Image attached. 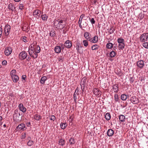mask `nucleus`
Segmentation results:
<instances>
[{"instance_id":"13","label":"nucleus","mask_w":148,"mask_h":148,"mask_svg":"<svg viewBox=\"0 0 148 148\" xmlns=\"http://www.w3.org/2000/svg\"><path fill=\"white\" fill-rule=\"evenodd\" d=\"M84 36L87 40L89 41V40L91 39V35L88 32H86L84 33Z\"/></svg>"},{"instance_id":"25","label":"nucleus","mask_w":148,"mask_h":148,"mask_svg":"<svg viewBox=\"0 0 148 148\" xmlns=\"http://www.w3.org/2000/svg\"><path fill=\"white\" fill-rule=\"evenodd\" d=\"M115 72L116 74L119 76H121L122 75L121 70L119 68H117L115 69Z\"/></svg>"},{"instance_id":"34","label":"nucleus","mask_w":148,"mask_h":148,"mask_svg":"<svg viewBox=\"0 0 148 148\" xmlns=\"http://www.w3.org/2000/svg\"><path fill=\"white\" fill-rule=\"evenodd\" d=\"M125 43L122 44H119L118 45V47L119 49H120L121 50H123L125 48Z\"/></svg>"},{"instance_id":"61","label":"nucleus","mask_w":148,"mask_h":148,"mask_svg":"<svg viewBox=\"0 0 148 148\" xmlns=\"http://www.w3.org/2000/svg\"><path fill=\"white\" fill-rule=\"evenodd\" d=\"M81 23H81V22H80V21H79L78 24H79V26L80 28H82V26L81 25Z\"/></svg>"},{"instance_id":"26","label":"nucleus","mask_w":148,"mask_h":148,"mask_svg":"<svg viewBox=\"0 0 148 148\" xmlns=\"http://www.w3.org/2000/svg\"><path fill=\"white\" fill-rule=\"evenodd\" d=\"M47 79V77L45 76H44L42 77L40 80V83L43 84H45V81Z\"/></svg>"},{"instance_id":"19","label":"nucleus","mask_w":148,"mask_h":148,"mask_svg":"<svg viewBox=\"0 0 148 148\" xmlns=\"http://www.w3.org/2000/svg\"><path fill=\"white\" fill-rule=\"evenodd\" d=\"M39 12H41V11L40 10L38 9H36L34 10L33 12V16L35 17L36 18L37 16H38V15L39 14Z\"/></svg>"},{"instance_id":"3","label":"nucleus","mask_w":148,"mask_h":148,"mask_svg":"<svg viewBox=\"0 0 148 148\" xmlns=\"http://www.w3.org/2000/svg\"><path fill=\"white\" fill-rule=\"evenodd\" d=\"M140 40L141 42H145L148 40V33L143 34L140 37Z\"/></svg>"},{"instance_id":"4","label":"nucleus","mask_w":148,"mask_h":148,"mask_svg":"<svg viewBox=\"0 0 148 148\" xmlns=\"http://www.w3.org/2000/svg\"><path fill=\"white\" fill-rule=\"evenodd\" d=\"M27 55L25 51L21 52L19 54V58L21 60H23L27 58Z\"/></svg>"},{"instance_id":"9","label":"nucleus","mask_w":148,"mask_h":148,"mask_svg":"<svg viewBox=\"0 0 148 148\" xmlns=\"http://www.w3.org/2000/svg\"><path fill=\"white\" fill-rule=\"evenodd\" d=\"M12 50V49L11 47L6 48L4 52L5 54L7 56L10 55L11 54Z\"/></svg>"},{"instance_id":"28","label":"nucleus","mask_w":148,"mask_h":148,"mask_svg":"<svg viewBox=\"0 0 148 148\" xmlns=\"http://www.w3.org/2000/svg\"><path fill=\"white\" fill-rule=\"evenodd\" d=\"M67 125V123H61L60 126L62 129H64L66 127Z\"/></svg>"},{"instance_id":"27","label":"nucleus","mask_w":148,"mask_h":148,"mask_svg":"<svg viewBox=\"0 0 148 148\" xmlns=\"http://www.w3.org/2000/svg\"><path fill=\"white\" fill-rule=\"evenodd\" d=\"M105 117L107 121L111 119V115L109 113H107L105 115Z\"/></svg>"},{"instance_id":"15","label":"nucleus","mask_w":148,"mask_h":148,"mask_svg":"<svg viewBox=\"0 0 148 148\" xmlns=\"http://www.w3.org/2000/svg\"><path fill=\"white\" fill-rule=\"evenodd\" d=\"M89 41L94 43L97 42L98 41V36H95L94 37L91 38L89 40Z\"/></svg>"},{"instance_id":"5","label":"nucleus","mask_w":148,"mask_h":148,"mask_svg":"<svg viewBox=\"0 0 148 148\" xmlns=\"http://www.w3.org/2000/svg\"><path fill=\"white\" fill-rule=\"evenodd\" d=\"M27 129V127L25 126L24 123H21L19 125L16 127V130L17 131H23Z\"/></svg>"},{"instance_id":"31","label":"nucleus","mask_w":148,"mask_h":148,"mask_svg":"<svg viewBox=\"0 0 148 148\" xmlns=\"http://www.w3.org/2000/svg\"><path fill=\"white\" fill-rule=\"evenodd\" d=\"M99 47V46L98 45L95 44L94 45H93L91 47V49L92 50H97Z\"/></svg>"},{"instance_id":"49","label":"nucleus","mask_w":148,"mask_h":148,"mask_svg":"<svg viewBox=\"0 0 148 148\" xmlns=\"http://www.w3.org/2000/svg\"><path fill=\"white\" fill-rule=\"evenodd\" d=\"M84 16H85L84 14H83L80 16L79 21H80V22H81V23H82V20Z\"/></svg>"},{"instance_id":"60","label":"nucleus","mask_w":148,"mask_h":148,"mask_svg":"<svg viewBox=\"0 0 148 148\" xmlns=\"http://www.w3.org/2000/svg\"><path fill=\"white\" fill-rule=\"evenodd\" d=\"M22 30L24 31H25L26 32H27L28 31H27V29L25 28L24 27H22Z\"/></svg>"},{"instance_id":"32","label":"nucleus","mask_w":148,"mask_h":148,"mask_svg":"<svg viewBox=\"0 0 148 148\" xmlns=\"http://www.w3.org/2000/svg\"><path fill=\"white\" fill-rule=\"evenodd\" d=\"M64 144L65 141L64 139H61L59 140V144L60 145L63 146L64 145Z\"/></svg>"},{"instance_id":"55","label":"nucleus","mask_w":148,"mask_h":148,"mask_svg":"<svg viewBox=\"0 0 148 148\" xmlns=\"http://www.w3.org/2000/svg\"><path fill=\"white\" fill-rule=\"evenodd\" d=\"M22 138H24L26 137V133L25 132L24 134L23 133L21 136Z\"/></svg>"},{"instance_id":"17","label":"nucleus","mask_w":148,"mask_h":148,"mask_svg":"<svg viewBox=\"0 0 148 148\" xmlns=\"http://www.w3.org/2000/svg\"><path fill=\"white\" fill-rule=\"evenodd\" d=\"M114 134V131L112 129H109L107 132V134L109 137L112 136Z\"/></svg>"},{"instance_id":"29","label":"nucleus","mask_w":148,"mask_h":148,"mask_svg":"<svg viewBox=\"0 0 148 148\" xmlns=\"http://www.w3.org/2000/svg\"><path fill=\"white\" fill-rule=\"evenodd\" d=\"M69 142L71 145H73L75 143V140L74 138L72 137L69 140Z\"/></svg>"},{"instance_id":"37","label":"nucleus","mask_w":148,"mask_h":148,"mask_svg":"<svg viewBox=\"0 0 148 148\" xmlns=\"http://www.w3.org/2000/svg\"><path fill=\"white\" fill-rule=\"evenodd\" d=\"M113 44L111 42H109L107 44L106 47L108 49H110L113 47Z\"/></svg>"},{"instance_id":"1","label":"nucleus","mask_w":148,"mask_h":148,"mask_svg":"<svg viewBox=\"0 0 148 148\" xmlns=\"http://www.w3.org/2000/svg\"><path fill=\"white\" fill-rule=\"evenodd\" d=\"M38 48H39V49L38 50V51H36V50H34V48L29 49V54L30 56L34 59L37 58L38 56L37 53H40V48L39 46H38Z\"/></svg>"},{"instance_id":"56","label":"nucleus","mask_w":148,"mask_h":148,"mask_svg":"<svg viewBox=\"0 0 148 148\" xmlns=\"http://www.w3.org/2000/svg\"><path fill=\"white\" fill-rule=\"evenodd\" d=\"M67 31V30H66V27L64 29H63V33L64 34H66Z\"/></svg>"},{"instance_id":"64","label":"nucleus","mask_w":148,"mask_h":148,"mask_svg":"<svg viewBox=\"0 0 148 148\" xmlns=\"http://www.w3.org/2000/svg\"><path fill=\"white\" fill-rule=\"evenodd\" d=\"M31 125V123L30 122H27L26 123V125L27 127H29Z\"/></svg>"},{"instance_id":"54","label":"nucleus","mask_w":148,"mask_h":148,"mask_svg":"<svg viewBox=\"0 0 148 148\" xmlns=\"http://www.w3.org/2000/svg\"><path fill=\"white\" fill-rule=\"evenodd\" d=\"M31 57L30 56H28L27 57V58H26V60L27 61H29L30 60H31Z\"/></svg>"},{"instance_id":"39","label":"nucleus","mask_w":148,"mask_h":148,"mask_svg":"<svg viewBox=\"0 0 148 148\" xmlns=\"http://www.w3.org/2000/svg\"><path fill=\"white\" fill-rule=\"evenodd\" d=\"M116 53L115 51H112L110 53V56L111 58H113L115 56Z\"/></svg>"},{"instance_id":"50","label":"nucleus","mask_w":148,"mask_h":148,"mask_svg":"<svg viewBox=\"0 0 148 148\" xmlns=\"http://www.w3.org/2000/svg\"><path fill=\"white\" fill-rule=\"evenodd\" d=\"M139 16L140 17V19H141L144 17V15L142 13H141L139 14Z\"/></svg>"},{"instance_id":"48","label":"nucleus","mask_w":148,"mask_h":148,"mask_svg":"<svg viewBox=\"0 0 148 148\" xmlns=\"http://www.w3.org/2000/svg\"><path fill=\"white\" fill-rule=\"evenodd\" d=\"M19 8L21 10H22L24 8V6L23 4L20 3Z\"/></svg>"},{"instance_id":"7","label":"nucleus","mask_w":148,"mask_h":148,"mask_svg":"<svg viewBox=\"0 0 148 148\" xmlns=\"http://www.w3.org/2000/svg\"><path fill=\"white\" fill-rule=\"evenodd\" d=\"M86 78L84 77L82 79L80 86L81 87V89L82 92H84V88L85 86L86 82Z\"/></svg>"},{"instance_id":"20","label":"nucleus","mask_w":148,"mask_h":148,"mask_svg":"<svg viewBox=\"0 0 148 148\" xmlns=\"http://www.w3.org/2000/svg\"><path fill=\"white\" fill-rule=\"evenodd\" d=\"M120 121L122 122H124L125 120V117L123 115L121 114L119 116Z\"/></svg>"},{"instance_id":"35","label":"nucleus","mask_w":148,"mask_h":148,"mask_svg":"<svg viewBox=\"0 0 148 148\" xmlns=\"http://www.w3.org/2000/svg\"><path fill=\"white\" fill-rule=\"evenodd\" d=\"M56 35V32L54 30H51L50 32L49 35L50 36L54 37Z\"/></svg>"},{"instance_id":"12","label":"nucleus","mask_w":148,"mask_h":148,"mask_svg":"<svg viewBox=\"0 0 148 148\" xmlns=\"http://www.w3.org/2000/svg\"><path fill=\"white\" fill-rule=\"evenodd\" d=\"M144 61L142 60H140L137 62V66L140 69H142L144 66Z\"/></svg>"},{"instance_id":"47","label":"nucleus","mask_w":148,"mask_h":148,"mask_svg":"<svg viewBox=\"0 0 148 148\" xmlns=\"http://www.w3.org/2000/svg\"><path fill=\"white\" fill-rule=\"evenodd\" d=\"M64 58L62 56H59L58 58V60L59 61L63 62L64 61Z\"/></svg>"},{"instance_id":"53","label":"nucleus","mask_w":148,"mask_h":148,"mask_svg":"<svg viewBox=\"0 0 148 148\" xmlns=\"http://www.w3.org/2000/svg\"><path fill=\"white\" fill-rule=\"evenodd\" d=\"M56 117L54 115H52L51 117V118L50 119V120L54 121Z\"/></svg>"},{"instance_id":"62","label":"nucleus","mask_w":148,"mask_h":148,"mask_svg":"<svg viewBox=\"0 0 148 148\" xmlns=\"http://www.w3.org/2000/svg\"><path fill=\"white\" fill-rule=\"evenodd\" d=\"M73 120V118H72V116H70L69 117V122H72V121Z\"/></svg>"},{"instance_id":"30","label":"nucleus","mask_w":148,"mask_h":148,"mask_svg":"<svg viewBox=\"0 0 148 148\" xmlns=\"http://www.w3.org/2000/svg\"><path fill=\"white\" fill-rule=\"evenodd\" d=\"M117 41L119 44H122L125 43L124 40L121 37L117 39Z\"/></svg>"},{"instance_id":"59","label":"nucleus","mask_w":148,"mask_h":148,"mask_svg":"<svg viewBox=\"0 0 148 148\" xmlns=\"http://www.w3.org/2000/svg\"><path fill=\"white\" fill-rule=\"evenodd\" d=\"M88 24L86 22H85L84 23H83V27H86L87 25Z\"/></svg>"},{"instance_id":"36","label":"nucleus","mask_w":148,"mask_h":148,"mask_svg":"<svg viewBox=\"0 0 148 148\" xmlns=\"http://www.w3.org/2000/svg\"><path fill=\"white\" fill-rule=\"evenodd\" d=\"M42 19L43 21H47L48 16L46 14H42L41 16Z\"/></svg>"},{"instance_id":"51","label":"nucleus","mask_w":148,"mask_h":148,"mask_svg":"<svg viewBox=\"0 0 148 148\" xmlns=\"http://www.w3.org/2000/svg\"><path fill=\"white\" fill-rule=\"evenodd\" d=\"M89 19H90V18H89ZM90 20V21L92 24H94L95 23V21L94 18H92L91 20Z\"/></svg>"},{"instance_id":"57","label":"nucleus","mask_w":148,"mask_h":148,"mask_svg":"<svg viewBox=\"0 0 148 148\" xmlns=\"http://www.w3.org/2000/svg\"><path fill=\"white\" fill-rule=\"evenodd\" d=\"M130 81L131 83H133L134 81V79L132 77H131L130 79Z\"/></svg>"},{"instance_id":"33","label":"nucleus","mask_w":148,"mask_h":148,"mask_svg":"<svg viewBox=\"0 0 148 148\" xmlns=\"http://www.w3.org/2000/svg\"><path fill=\"white\" fill-rule=\"evenodd\" d=\"M41 116L38 114H35L34 115V118L37 121H39L41 119Z\"/></svg>"},{"instance_id":"45","label":"nucleus","mask_w":148,"mask_h":148,"mask_svg":"<svg viewBox=\"0 0 148 148\" xmlns=\"http://www.w3.org/2000/svg\"><path fill=\"white\" fill-rule=\"evenodd\" d=\"M83 43L85 47H87L88 45V43L87 40H84L83 41Z\"/></svg>"},{"instance_id":"44","label":"nucleus","mask_w":148,"mask_h":148,"mask_svg":"<svg viewBox=\"0 0 148 148\" xmlns=\"http://www.w3.org/2000/svg\"><path fill=\"white\" fill-rule=\"evenodd\" d=\"M16 73V71L15 69L12 70L10 72V75L11 76L15 75V74Z\"/></svg>"},{"instance_id":"6","label":"nucleus","mask_w":148,"mask_h":148,"mask_svg":"<svg viewBox=\"0 0 148 148\" xmlns=\"http://www.w3.org/2000/svg\"><path fill=\"white\" fill-rule=\"evenodd\" d=\"M10 29L11 26L7 24L5 26L4 31L5 36H8L9 34Z\"/></svg>"},{"instance_id":"23","label":"nucleus","mask_w":148,"mask_h":148,"mask_svg":"<svg viewBox=\"0 0 148 148\" xmlns=\"http://www.w3.org/2000/svg\"><path fill=\"white\" fill-rule=\"evenodd\" d=\"M115 30V29L112 26L110 28H109L107 29L108 32L110 34L113 33Z\"/></svg>"},{"instance_id":"14","label":"nucleus","mask_w":148,"mask_h":148,"mask_svg":"<svg viewBox=\"0 0 148 148\" xmlns=\"http://www.w3.org/2000/svg\"><path fill=\"white\" fill-rule=\"evenodd\" d=\"M63 21L62 20L59 21H56L55 22V23H57V25H56V28L58 27H59L60 25L62 26V29H63L64 26H63L64 25L63 24Z\"/></svg>"},{"instance_id":"40","label":"nucleus","mask_w":148,"mask_h":148,"mask_svg":"<svg viewBox=\"0 0 148 148\" xmlns=\"http://www.w3.org/2000/svg\"><path fill=\"white\" fill-rule=\"evenodd\" d=\"M121 99L122 100L125 101L126 100V95L124 94L122 95L121 96Z\"/></svg>"},{"instance_id":"38","label":"nucleus","mask_w":148,"mask_h":148,"mask_svg":"<svg viewBox=\"0 0 148 148\" xmlns=\"http://www.w3.org/2000/svg\"><path fill=\"white\" fill-rule=\"evenodd\" d=\"M82 47L81 44L80 43H77L76 45V49L78 51L80 50V48H82Z\"/></svg>"},{"instance_id":"58","label":"nucleus","mask_w":148,"mask_h":148,"mask_svg":"<svg viewBox=\"0 0 148 148\" xmlns=\"http://www.w3.org/2000/svg\"><path fill=\"white\" fill-rule=\"evenodd\" d=\"M2 29L1 28H0V38H1V36L2 34Z\"/></svg>"},{"instance_id":"46","label":"nucleus","mask_w":148,"mask_h":148,"mask_svg":"<svg viewBox=\"0 0 148 148\" xmlns=\"http://www.w3.org/2000/svg\"><path fill=\"white\" fill-rule=\"evenodd\" d=\"M22 40L25 42H27V37L25 36H23L22 37Z\"/></svg>"},{"instance_id":"11","label":"nucleus","mask_w":148,"mask_h":148,"mask_svg":"<svg viewBox=\"0 0 148 148\" xmlns=\"http://www.w3.org/2000/svg\"><path fill=\"white\" fill-rule=\"evenodd\" d=\"M130 100L134 104H137L139 102L138 99L135 96L131 97Z\"/></svg>"},{"instance_id":"16","label":"nucleus","mask_w":148,"mask_h":148,"mask_svg":"<svg viewBox=\"0 0 148 148\" xmlns=\"http://www.w3.org/2000/svg\"><path fill=\"white\" fill-rule=\"evenodd\" d=\"M18 107L20 110L22 112H26V109L24 107L23 104L20 103L18 106Z\"/></svg>"},{"instance_id":"8","label":"nucleus","mask_w":148,"mask_h":148,"mask_svg":"<svg viewBox=\"0 0 148 148\" xmlns=\"http://www.w3.org/2000/svg\"><path fill=\"white\" fill-rule=\"evenodd\" d=\"M64 45L66 48L70 49L72 47V44L70 40H68L65 41L64 44Z\"/></svg>"},{"instance_id":"2","label":"nucleus","mask_w":148,"mask_h":148,"mask_svg":"<svg viewBox=\"0 0 148 148\" xmlns=\"http://www.w3.org/2000/svg\"><path fill=\"white\" fill-rule=\"evenodd\" d=\"M21 114L18 109H16L14 111L13 114L14 120L17 122H19L22 120V116H21Z\"/></svg>"},{"instance_id":"24","label":"nucleus","mask_w":148,"mask_h":148,"mask_svg":"<svg viewBox=\"0 0 148 148\" xmlns=\"http://www.w3.org/2000/svg\"><path fill=\"white\" fill-rule=\"evenodd\" d=\"M8 8L13 11L16 8V7H14V5L12 3H10L8 5Z\"/></svg>"},{"instance_id":"10","label":"nucleus","mask_w":148,"mask_h":148,"mask_svg":"<svg viewBox=\"0 0 148 148\" xmlns=\"http://www.w3.org/2000/svg\"><path fill=\"white\" fill-rule=\"evenodd\" d=\"M92 91L93 93L96 96H98L99 97V95L100 96L101 95V92L98 88H94Z\"/></svg>"},{"instance_id":"22","label":"nucleus","mask_w":148,"mask_h":148,"mask_svg":"<svg viewBox=\"0 0 148 148\" xmlns=\"http://www.w3.org/2000/svg\"><path fill=\"white\" fill-rule=\"evenodd\" d=\"M112 89L114 92L116 93L117 92L119 91V87L118 84H115L113 86Z\"/></svg>"},{"instance_id":"42","label":"nucleus","mask_w":148,"mask_h":148,"mask_svg":"<svg viewBox=\"0 0 148 148\" xmlns=\"http://www.w3.org/2000/svg\"><path fill=\"white\" fill-rule=\"evenodd\" d=\"M34 144V142L32 140H29L27 142V145L29 146H31Z\"/></svg>"},{"instance_id":"41","label":"nucleus","mask_w":148,"mask_h":148,"mask_svg":"<svg viewBox=\"0 0 148 148\" xmlns=\"http://www.w3.org/2000/svg\"><path fill=\"white\" fill-rule=\"evenodd\" d=\"M142 46L146 49H148V42H143Z\"/></svg>"},{"instance_id":"63","label":"nucleus","mask_w":148,"mask_h":148,"mask_svg":"<svg viewBox=\"0 0 148 148\" xmlns=\"http://www.w3.org/2000/svg\"><path fill=\"white\" fill-rule=\"evenodd\" d=\"M26 77V75H23L22 76V79H23L24 80H25V79Z\"/></svg>"},{"instance_id":"52","label":"nucleus","mask_w":148,"mask_h":148,"mask_svg":"<svg viewBox=\"0 0 148 148\" xmlns=\"http://www.w3.org/2000/svg\"><path fill=\"white\" fill-rule=\"evenodd\" d=\"M2 65H5L7 64V62L6 60H4L2 62Z\"/></svg>"},{"instance_id":"43","label":"nucleus","mask_w":148,"mask_h":148,"mask_svg":"<svg viewBox=\"0 0 148 148\" xmlns=\"http://www.w3.org/2000/svg\"><path fill=\"white\" fill-rule=\"evenodd\" d=\"M114 100L116 101L117 102L119 101V98L118 97V95L117 94H115L114 95Z\"/></svg>"},{"instance_id":"18","label":"nucleus","mask_w":148,"mask_h":148,"mask_svg":"<svg viewBox=\"0 0 148 148\" xmlns=\"http://www.w3.org/2000/svg\"><path fill=\"white\" fill-rule=\"evenodd\" d=\"M61 50V47L59 46H57L55 47L54 48V51L56 53H60Z\"/></svg>"},{"instance_id":"21","label":"nucleus","mask_w":148,"mask_h":148,"mask_svg":"<svg viewBox=\"0 0 148 148\" xmlns=\"http://www.w3.org/2000/svg\"><path fill=\"white\" fill-rule=\"evenodd\" d=\"M11 77L14 83H16L18 80L19 77L16 75L12 76Z\"/></svg>"}]
</instances>
